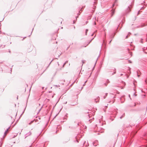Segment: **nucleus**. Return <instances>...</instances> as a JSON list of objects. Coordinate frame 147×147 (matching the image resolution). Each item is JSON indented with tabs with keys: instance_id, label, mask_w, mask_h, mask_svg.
Listing matches in <instances>:
<instances>
[{
	"instance_id": "48",
	"label": "nucleus",
	"mask_w": 147,
	"mask_h": 147,
	"mask_svg": "<svg viewBox=\"0 0 147 147\" xmlns=\"http://www.w3.org/2000/svg\"><path fill=\"white\" fill-rule=\"evenodd\" d=\"M70 47V46H69L68 47H67V50Z\"/></svg>"
},
{
	"instance_id": "25",
	"label": "nucleus",
	"mask_w": 147,
	"mask_h": 147,
	"mask_svg": "<svg viewBox=\"0 0 147 147\" xmlns=\"http://www.w3.org/2000/svg\"><path fill=\"white\" fill-rule=\"evenodd\" d=\"M87 80H86L85 82V83H84V84L83 85V86H84L86 84V83L87 82Z\"/></svg>"
},
{
	"instance_id": "59",
	"label": "nucleus",
	"mask_w": 147,
	"mask_h": 147,
	"mask_svg": "<svg viewBox=\"0 0 147 147\" xmlns=\"http://www.w3.org/2000/svg\"><path fill=\"white\" fill-rule=\"evenodd\" d=\"M16 136H14V137H13V138H15Z\"/></svg>"
},
{
	"instance_id": "36",
	"label": "nucleus",
	"mask_w": 147,
	"mask_h": 147,
	"mask_svg": "<svg viewBox=\"0 0 147 147\" xmlns=\"http://www.w3.org/2000/svg\"><path fill=\"white\" fill-rule=\"evenodd\" d=\"M112 40V39H111V40L109 42V44H110V43H111V42Z\"/></svg>"
},
{
	"instance_id": "34",
	"label": "nucleus",
	"mask_w": 147,
	"mask_h": 147,
	"mask_svg": "<svg viewBox=\"0 0 147 147\" xmlns=\"http://www.w3.org/2000/svg\"><path fill=\"white\" fill-rule=\"evenodd\" d=\"M78 17V16H76V20H77V18Z\"/></svg>"
},
{
	"instance_id": "23",
	"label": "nucleus",
	"mask_w": 147,
	"mask_h": 147,
	"mask_svg": "<svg viewBox=\"0 0 147 147\" xmlns=\"http://www.w3.org/2000/svg\"><path fill=\"white\" fill-rule=\"evenodd\" d=\"M137 76L139 77L140 76V75H139V73H138V71H137Z\"/></svg>"
},
{
	"instance_id": "3",
	"label": "nucleus",
	"mask_w": 147,
	"mask_h": 147,
	"mask_svg": "<svg viewBox=\"0 0 147 147\" xmlns=\"http://www.w3.org/2000/svg\"><path fill=\"white\" fill-rule=\"evenodd\" d=\"M130 11L131 9L130 6H128L126 11V14L128 13Z\"/></svg>"
},
{
	"instance_id": "42",
	"label": "nucleus",
	"mask_w": 147,
	"mask_h": 147,
	"mask_svg": "<svg viewBox=\"0 0 147 147\" xmlns=\"http://www.w3.org/2000/svg\"><path fill=\"white\" fill-rule=\"evenodd\" d=\"M105 84V86H107V84H106V83H105V84Z\"/></svg>"
},
{
	"instance_id": "5",
	"label": "nucleus",
	"mask_w": 147,
	"mask_h": 147,
	"mask_svg": "<svg viewBox=\"0 0 147 147\" xmlns=\"http://www.w3.org/2000/svg\"><path fill=\"white\" fill-rule=\"evenodd\" d=\"M146 23H143L141 24V25L140 26H139L138 27H143L144 26H146L147 25V23H146Z\"/></svg>"
},
{
	"instance_id": "26",
	"label": "nucleus",
	"mask_w": 147,
	"mask_h": 147,
	"mask_svg": "<svg viewBox=\"0 0 147 147\" xmlns=\"http://www.w3.org/2000/svg\"><path fill=\"white\" fill-rule=\"evenodd\" d=\"M146 142H147V138L146 139ZM144 146L145 147H147V144L144 145Z\"/></svg>"
},
{
	"instance_id": "10",
	"label": "nucleus",
	"mask_w": 147,
	"mask_h": 147,
	"mask_svg": "<svg viewBox=\"0 0 147 147\" xmlns=\"http://www.w3.org/2000/svg\"><path fill=\"white\" fill-rule=\"evenodd\" d=\"M118 0H115L114 3L112 5L113 7L114 6L116 5V3H117Z\"/></svg>"
},
{
	"instance_id": "39",
	"label": "nucleus",
	"mask_w": 147,
	"mask_h": 147,
	"mask_svg": "<svg viewBox=\"0 0 147 147\" xmlns=\"http://www.w3.org/2000/svg\"><path fill=\"white\" fill-rule=\"evenodd\" d=\"M107 83H109V80H107Z\"/></svg>"
},
{
	"instance_id": "14",
	"label": "nucleus",
	"mask_w": 147,
	"mask_h": 147,
	"mask_svg": "<svg viewBox=\"0 0 147 147\" xmlns=\"http://www.w3.org/2000/svg\"><path fill=\"white\" fill-rule=\"evenodd\" d=\"M86 61L85 60H82V65H83V64H84L85 63Z\"/></svg>"
},
{
	"instance_id": "62",
	"label": "nucleus",
	"mask_w": 147,
	"mask_h": 147,
	"mask_svg": "<svg viewBox=\"0 0 147 147\" xmlns=\"http://www.w3.org/2000/svg\"><path fill=\"white\" fill-rule=\"evenodd\" d=\"M9 53H10V52H11V51H10V50H9Z\"/></svg>"
},
{
	"instance_id": "22",
	"label": "nucleus",
	"mask_w": 147,
	"mask_h": 147,
	"mask_svg": "<svg viewBox=\"0 0 147 147\" xmlns=\"http://www.w3.org/2000/svg\"><path fill=\"white\" fill-rule=\"evenodd\" d=\"M26 107H25V109H24V111L23 112H22V113L21 114V116L23 114V113H24V111H25V109H26Z\"/></svg>"
},
{
	"instance_id": "13",
	"label": "nucleus",
	"mask_w": 147,
	"mask_h": 147,
	"mask_svg": "<svg viewBox=\"0 0 147 147\" xmlns=\"http://www.w3.org/2000/svg\"><path fill=\"white\" fill-rule=\"evenodd\" d=\"M67 62H68V61H66L64 63L63 65V66H62V68L64 67L65 65L67 63Z\"/></svg>"
},
{
	"instance_id": "32",
	"label": "nucleus",
	"mask_w": 147,
	"mask_h": 147,
	"mask_svg": "<svg viewBox=\"0 0 147 147\" xmlns=\"http://www.w3.org/2000/svg\"><path fill=\"white\" fill-rule=\"evenodd\" d=\"M123 116H122V115H121L120 117V119H122L123 118Z\"/></svg>"
},
{
	"instance_id": "24",
	"label": "nucleus",
	"mask_w": 147,
	"mask_h": 147,
	"mask_svg": "<svg viewBox=\"0 0 147 147\" xmlns=\"http://www.w3.org/2000/svg\"><path fill=\"white\" fill-rule=\"evenodd\" d=\"M5 47V45H2L1 46L0 48L2 47V48H4Z\"/></svg>"
},
{
	"instance_id": "1",
	"label": "nucleus",
	"mask_w": 147,
	"mask_h": 147,
	"mask_svg": "<svg viewBox=\"0 0 147 147\" xmlns=\"http://www.w3.org/2000/svg\"><path fill=\"white\" fill-rule=\"evenodd\" d=\"M117 110H118V109H115L114 111H113V114L114 116V117H115L116 115H117Z\"/></svg>"
},
{
	"instance_id": "44",
	"label": "nucleus",
	"mask_w": 147,
	"mask_h": 147,
	"mask_svg": "<svg viewBox=\"0 0 147 147\" xmlns=\"http://www.w3.org/2000/svg\"><path fill=\"white\" fill-rule=\"evenodd\" d=\"M94 25H96V22H94Z\"/></svg>"
},
{
	"instance_id": "27",
	"label": "nucleus",
	"mask_w": 147,
	"mask_h": 147,
	"mask_svg": "<svg viewBox=\"0 0 147 147\" xmlns=\"http://www.w3.org/2000/svg\"><path fill=\"white\" fill-rule=\"evenodd\" d=\"M140 10H139V11H138V13H137V15H139V14H140Z\"/></svg>"
},
{
	"instance_id": "55",
	"label": "nucleus",
	"mask_w": 147,
	"mask_h": 147,
	"mask_svg": "<svg viewBox=\"0 0 147 147\" xmlns=\"http://www.w3.org/2000/svg\"><path fill=\"white\" fill-rule=\"evenodd\" d=\"M53 61V60H51V62H50V63L49 64H50V63H51V62Z\"/></svg>"
},
{
	"instance_id": "54",
	"label": "nucleus",
	"mask_w": 147,
	"mask_h": 147,
	"mask_svg": "<svg viewBox=\"0 0 147 147\" xmlns=\"http://www.w3.org/2000/svg\"><path fill=\"white\" fill-rule=\"evenodd\" d=\"M76 141H77V142L78 143L79 142L78 140H76Z\"/></svg>"
},
{
	"instance_id": "16",
	"label": "nucleus",
	"mask_w": 147,
	"mask_h": 147,
	"mask_svg": "<svg viewBox=\"0 0 147 147\" xmlns=\"http://www.w3.org/2000/svg\"><path fill=\"white\" fill-rule=\"evenodd\" d=\"M140 42H141V43H143V39L142 38H141L140 40Z\"/></svg>"
},
{
	"instance_id": "46",
	"label": "nucleus",
	"mask_w": 147,
	"mask_h": 147,
	"mask_svg": "<svg viewBox=\"0 0 147 147\" xmlns=\"http://www.w3.org/2000/svg\"><path fill=\"white\" fill-rule=\"evenodd\" d=\"M121 22H122V24H123L124 23V22H123V21H121Z\"/></svg>"
},
{
	"instance_id": "63",
	"label": "nucleus",
	"mask_w": 147,
	"mask_h": 147,
	"mask_svg": "<svg viewBox=\"0 0 147 147\" xmlns=\"http://www.w3.org/2000/svg\"><path fill=\"white\" fill-rule=\"evenodd\" d=\"M129 97H130V94L129 95Z\"/></svg>"
},
{
	"instance_id": "31",
	"label": "nucleus",
	"mask_w": 147,
	"mask_h": 147,
	"mask_svg": "<svg viewBox=\"0 0 147 147\" xmlns=\"http://www.w3.org/2000/svg\"><path fill=\"white\" fill-rule=\"evenodd\" d=\"M125 116V113H124L123 115H122V116H123V117H124Z\"/></svg>"
},
{
	"instance_id": "45",
	"label": "nucleus",
	"mask_w": 147,
	"mask_h": 147,
	"mask_svg": "<svg viewBox=\"0 0 147 147\" xmlns=\"http://www.w3.org/2000/svg\"><path fill=\"white\" fill-rule=\"evenodd\" d=\"M41 108H42L39 110L38 112H40V111L41 110Z\"/></svg>"
},
{
	"instance_id": "49",
	"label": "nucleus",
	"mask_w": 147,
	"mask_h": 147,
	"mask_svg": "<svg viewBox=\"0 0 147 147\" xmlns=\"http://www.w3.org/2000/svg\"><path fill=\"white\" fill-rule=\"evenodd\" d=\"M93 145H94V146H96V145H94V143H93Z\"/></svg>"
},
{
	"instance_id": "64",
	"label": "nucleus",
	"mask_w": 147,
	"mask_h": 147,
	"mask_svg": "<svg viewBox=\"0 0 147 147\" xmlns=\"http://www.w3.org/2000/svg\"><path fill=\"white\" fill-rule=\"evenodd\" d=\"M127 50H128V51L129 50V49H127Z\"/></svg>"
},
{
	"instance_id": "60",
	"label": "nucleus",
	"mask_w": 147,
	"mask_h": 147,
	"mask_svg": "<svg viewBox=\"0 0 147 147\" xmlns=\"http://www.w3.org/2000/svg\"><path fill=\"white\" fill-rule=\"evenodd\" d=\"M92 72L90 74V75L89 76V77H90V76H91V74H92Z\"/></svg>"
},
{
	"instance_id": "12",
	"label": "nucleus",
	"mask_w": 147,
	"mask_h": 147,
	"mask_svg": "<svg viewBox=\"0 0 147 147\" xmlns=\"http://www.w3.org/2000/svg\"><path fill=\"white\" fill-rule=\"evenodd\" d=\"M10 127H9L7 129H6V130L5 131V132L4 133V134L5 135H6V133L7 132V131H8V129H9V128H10Z\"/></svg>"
},
{
	"instance_id": "38",
	"label": "nucleus",
	"mask_w": 147,
	"mask_h": 147,
	"mask_svg": "<svg viewBox=\"0 0 147 147\" xmlns=\"http://www.w3.org/2000/svg\"><path fill=\"white\" fill-rule=\"evenodd\" d=\"M85 143H86V141H85L84 142V143H83V145H84L85 144Z\"/></svg>"
},
{
	"instance_id": "19",
	"label": "nucleus",
	"mask_w": 147,
	"mask_h": 147,
	"mask_svg": "<svg viewBox=\"0 0 147 147\" xmlns=\"http://www.w3.org/2000/svg\"><path fill=\"white\" fill-rule=\"evenodd\" d=\"M114 13H115V11H113L112 12V16L113 14H114Z\"/></svg>"
},
{
	"instance_id": "21",
	"label": "nucleus",
	"mask_w": 147,
	"mask_h": 147,
	"mask_svg": "<svg viewBox=\"0 0 147 147\" xmlns=\"http://www.w3.org/2000/svg\"><path fill=\"white\" fill-rule=\"evenodd\" d=\"M34 121H31L30 123H29V125L31 124Z\"/></svg>"
},
{
	"instance_id": "35",
	"label": "nucleus",
	"mask_w": 147,
	"mask_h": 147,
	"mask_svg": "<svg viewBox=\"0 0 147 147\" xmlns=\"http://www.w3.org/2000/svg\"><path fill=\"white\" fill-rule=\"evenodd\" d=\"M144 7H142L140 9H144Z\"/></svg>"
},
{
	"instance_id": "29",
	"label": "nucleus",
	"mask_w": 147,
	"mask_h": 147,
	"mask_svg": "<svg viewBox=\"0 0 147 147\" xmlns=\"http://www.w3.org/2000/svg\"><path fill=\"white\" fill-rule=\"evenodd\" d=\"M89 146V144L88 143V145H86L85 146V147H87Z\"/></svg>"
},
{
	"instance_id": "8",
	"label": "nucleus",
	"mask_w": 147,
	"mask_h": 147,
	"mask_svg": "<svg viewBox=\"0 0 147 147\" xmlns=\"http://www.w3.org/2000/svg\"><path fill=\"white\" fill-rule=\"evenodd\" d=\"M116 32H115L114 34H112L110 36V37L112 39L114 37L115 35V34Z\"/></svg>"
},
{
	"instance_id": "53",
	"label": "nucleus",
	"mask_w": 147,
	"mask_h": 147,
	"mask_svg": "<svg viewBox=\"0 0 147 147\" xmlns=\"http://www.w3.org/2000/svg\"><path fill=\"white\" fill-rule=\"evenodd\" d=\"M135 92H134V95H135V96H136V95H135Z\"/></svg>"
},
{
	"instance_id": "41",
	"label": "nucleus",
	"mask_w": 147,
	"mask_h": 147,
	"mask_svg": "<svg viewBox=\"0 0 147 147\" xmlns=\"http://www.w3.org/2000/svg\"><path fill=\"white\" fill-rule=\"evenodd\" d=\"M131 34V33H130V32H129V33H128V35H130V34Z\"/></svg>"
},
{
	"instance_id": "17",
	"label": "nucleus",
	"mask_w": 147,
	"mask_h": 147,
	"mask_svg": "<svg viewBox=\"0 0 147 147\" xmlns=\"http://www.w3.org/2000/svg\"><path fill=\"white\" fill-rule=\"evenodd\" d=\"M107 94H108L107 93L105 94V95L104 96V99L106 98L107 96Z\"/></svg>"
},
{
	"instance_id": "6",
	"label": "nucleus",
	"mask_w": 147,
	"mask_h": 147,
	"mask_svg": "<svg viewBox=\"0 0 147 147\" xmlns=\"http://www.w3.org/2000/svg\"><path fill=\"white\" fill-rule=\"evenodd\" d=\"M31 134V133L30 131H29L28 133H27L25 135V138H26L27 136L30 135Z\"/></svg>"
},
{
	"instance_id": "2",
	"label": "nucleus",
	"mask_w": 147,
	"mask_h": 147,
	"mask_svg": "<svg viewBox=\"0 0 147 147\" xmlns=\"http://www.w3.org/2000/svg\"><path fill=\"white\" fill-rule=\"evenodd\" d=\"M90 115L88 114V116L89 118H90V119H89L88 121H89L90 123H91L92 122V119H94L93 117H91Z\"/></svg>"
},
{
	"instance_id": "30",
	"label": "nucleus",
	"mask_w": 147,
	"mask_h": 147,
	"mask_svg": "<svg viewBox=\"0 0 147 147\" xmlns=\"http://www.w3.org/2000/svg\"><path fill=\"white\" fill-rule=\"evenodd\" d=\"M89 146V144L88 143V145H86L85 146V147H87Z\"/></svg>"
},
{
	"instance_id": "18",
	"label": "nucleus",
	"mask_w": 147,
	"mask_h": 147,
	"mask_svg": "<svg viewBox=\"0 0 147 147\" xmlns=\"http://www.w3.org/2000/svg\"><path fill=\"white\" fill-rule=\"evenodd\" d=\"M88 31V29H86V31H85V33H86V35H87V33Z\"/></svg>"
},
{
	"instance_id": "57",
	"label": "nucleus",
	"mask_w": 147,
	"mask_h": 147,
	"mask_svg": "<svg viewBox=\"0 0 147 147\" xmlns=\"http://www.w3.org/2000/svg\"><path fill=\"white\" fill-rule=\"evenodd\" d=\"M88 22V21H86V24H87V23Z\"/></svg>"
},
{
	"instance_id": "11",
	"label": "nucleus",
	"mask_w": 147,
	"mask_h": 147,
	"mask_svg": "<svg viewBox=\"0 0 147 147\" xmlns=\"http://www.w3.org/2000/svg\"><path fill=\"white\" fill-rule=\"evenodd\" d=\"M94 38H93L92 39H91V40L89 41V42L87 44V45L86 46H84V47H86L87 45H88L92 40L94 39Z\"/></svg>"
},
{
	"instance_id": "15",
	"label": "nucleus",
	"mask_w": 147,
	"mask_h": 147,
	"mask_svg": "<svg viewBox=\"0 0 147 147\" xmlns=\"http://www.w3.org/2000/svg\"><path fill=\"white\" fill-rule=\"evenodd\" d=\"M115 71L113 72V73L112 74V75H114L116 73V69L115 68H114Z\"/></svg>"
},
{
	"instance_id": "56",
	"label": "nucleus",
	"mask_w": 147,
	"mask_h": 147,
	"mask_svg": "<svg viewBox=\"0 0 147 147\" xmlns=\"http://www.w3.org/2000/svg\"><path fill=\"white\" fill-rule=\"evenodd\" d=\"M78 16L79 15H80V13H78Z\"/></svg>"
},
{
	"instance_id": "9",
	"label": "nucleus",
	"mask_w": 147,
	"mask_h": 147,
	"mask_svg": "<svg viewBox=\"0 0 147 147\" xmlns=\"http://www.w3.org/2000/svg\"><path fill=\"white\" fill-rule=\"evenodd\" d=\"M137 132V131H134L132 132V134L131 135L132 138H133L134 136L136 134Z\"/></svg>"
},
{
	"instance_id": "52",
	"label": "nucleus",
	"mask_w": 147,
	"mask_h": 147,
	"mask_svg": "<svg viewBox=\"0 0 147 147\" xmlns=\"http://www.w3.org/2000/svg\"><path fill=\"white\" fill-rule=\"evenodd\" d=\"M33 29H34V28H33L32 29V32H31V34H32V31H33Z\"/></svg>"
},
{
	"instance_id": "51",
	"label": "nucleus",
	"mask_w": 147,
	"mask_h": 147,
	"mask_svg": "<svg viewBox=\"0 0 147 147\" xmlns=\"http://www.w3.org/2000/svg\"><path fill=\"white\" fill-rule=\"evenodd\" d=\"M110 119L112 121H113V119L111 118Z\"/></svg>"
},
{
	"instance_id": "40",
	"label": "nucleus",
	"mask_w": 147,
	"mask_h": 147,
	"mask_svg": "<svg viewBox=\"0 0 147 147\" xmlns=\"http://www.w3.org/2000/svg\"><path fill=\"white\" fill-rule=\"evenodd\" d=\"M128 37V35H127V36H126L125 38H127Z\"/></svg>"
},
{
	"instance_id": "37",
	"label": "nucleus",
	"mask_w": 147,
	"mask_h": 147,
	"mask_svg": "<svg viewBox=\"0 0 147 147\" xmlns=\"http://www.w3.org/2000/svg\"><path fill=\"white\" fill-rule=\"evenodd\" d=\"M83 9H82V8H81V9H80V11H83Z\"/></svg>"
},
{
	"instance_id": "43",
	"label": "nucleus",
	"mask_w": 147,
	"mask_h": 147,
	"mask_svg": "<svg viewBox=\"0 0 147 147\" xmlns=\"http://www.w3.org/2000/svg\"><path fill=\"white\" fill-rule=\"evenodd\" d=\"M85 7V6H82V9H83V8H84Z\"/></svg>"
},
{
	"instance_id": "28",
	"label": "nucleus",
	"mask_w": 147,
	"mask_h": 147,
	"mask_svg": "<svg viewBox=\"0 0 147 147\" xmlns=\"http://www.w3.org/2000/svg\"><path fill=\"white\" fill-rule=\"evenodd\" d=\"M76 20H73V24H74L75 23V22H76Z\"/></svg>"
},
{
	"instance_id": "47",
	"label": "nucleus",
	"mask_w": 147,
	"mask_h": 147,
	"mask_svg": "<svg viewBox=\"0 0 147 147\" xmlns=\"http://www.w3.org/2000/svg\"><path fill=\"white\" fill-rule=\"evenodd\" d=\"M129 53H130V55H131V56L132 55V53L131 52H130Z\"/></svg>"
},
{
	"instance_id": "33",
	"label": "nucleus",
	"mask_w": 147,
	"mask_h": 147,
	"mask_svg": "<svg viewBox=\"0 0 147 147\" xmlns=\"http://www.w3.org/2000/svg\"><path fill=\"white\" fill-rule=\"evenodd\" d=\"M128 61L129 62V63H132L131 61L130 60H128Z\"/></svg>"
},
{
	"instance_id": "58",
	"label": "nucleus",
	"mask_w": 147,
	"mask_h": 147,
	"mask_svg": "<svg viewBox=\"0 0 147 147\" xmlns=\"http://www.w3.org/2000/svg\"><path fill=\"white\" fill-rule=\"evenodd\" d=\"M67 102L66 101L64 103L65 104H67Z\"/></svg>"
},
{
	"instance_id": "50",
	"label": "nucleus",
	"mask_w": 147,
	"mask_h": 147,
	"mask_svg": "<svg viewBox=\"0 0 147 147\" xmlns=\"http://www.w3.org/2000/svg\"><path fill=\"white\" fill-rule=\"evenodd\" d=\"M145 83H147V80H145Z\"/></svg>"
},
{
	"instance_id": "4",
	"label": "nucleus",
	"mask_w": 147,
	"mask_h": 147,
	"mask_svg": "<svg viewBox=\"0 0 147 147\" xmlns=\"http://www.w3.org/2000/svg\"><path fill=\"white\" fill-rule=\"evenodd\" d=\"M143 51L146 54H147V52H146V50H147V47H144L142 48Z\"/></svg>"
},
{
	"instance_id": "7",
	"label": "nucleus",
	"mask_w": 147,
	"mask_h": 147,
	"mask_svg": "<svg viewBox=\"0 0 147 147\" xmlns=\"http://www.w3.org/2000/svg\"><path fill=\"white\" fill-rule=\"evenodd\" d=\"M99 97H98L94 99L95 102H96V103L99 102Z\"/></svg>"
},
{
	"instance_id": "61",
	"label": "nucleus",
	"mask_w": 147,
	"mask_h": 147,
	"mask_svg": "<svg viewBox=\"0 0 147 147\" xmlns=\"http://www.w3.org/2000/svg\"><path fill=\"white\" fill-rule=\"evenodd\" d=\"M123 75V74H120V76H122V75Z\"/></svg>"
},
{
	"instance_id": "20",
	"label": "nucleus",
	"mask_w": 147,
	"mask_h": 147,
	"mask_svg": "<svg viewBox=\"0 0 147 147\" xmlns=\"http://www.w3.org/2000/svg\"><path fill=\"white\" fill-rule=\"evenodd\" d=\"M97 0H94V3L95 4H96L97 3Z\"/></svg>"
}]
</instances>
